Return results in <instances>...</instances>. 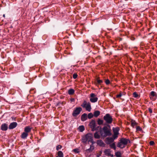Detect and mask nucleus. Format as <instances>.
<instances>
[{"label":"nucleus","instance_id":"nucleus-4","mask_svg":"<svg viewBox=\"0 0 157 157\" xmlns=\"http://www.w3.org/2000/svg\"><path fill=\"white\" fill-rule=\"evenodd\" d=\"M104 120L108 124H111L113 121V119L112 116L109 113L106 114L103 117Z\"/></svg>","mask_w":157,"mask_h":157},{"label":"nucleus","instance_id":"nucleus-32","mask_svg":"<svg viewBox=\"0 0 157 157\" xmlns=\"http://www.w3.org/2000/svg\"><path fill=\"white\" fill-rule=\"evenodd\" d=\"M73 151L75 153H78L79 152V150L78 149H75L73 150Z\"/></svg>","mask_w":157,"mask_h":157},{"label":"nucleus","instance_id":"nucleus-46","mask_svg":"<svg viewBox=\"0 0 157 157\" xmlns=\"http://www.w3.org/2000/svg\"><path fill=\"white\" fill-rule=\"evenodd\" d=\"M56 157H58V156H56Z\"/></svg>","mask_w":157,"mask_h":157},{"label":"nucleus","instance_id":"nucleus-12","mask_svg":"<svg viewBox=\"0 0 157 157\" xmlns=\"http://www.w3.org/2000/svg\"><path fill=\"white\" fill-rule=\"evenodd\" d=\"M17 125V123L16 122L11 123L9 125V129H13L15 128Z\"/></svg>","mask_w":157,"mask_h":157},{"label":"nucleus","instance_id":"nucleus-42","mask_svg":"<svg viewBox=\"0 0 157 157\" xmlns=\"http://www.w3.org/2000/svg\"><path fill=\"white\" fill-rule=\"evenodd\" d=\"M149 111L150 113H152V109L150 108L149 109Z\"/></svg>","mask_w":157,"mask_h":157},{"label":"nucleus","instance_id":"nucleus-39","mask_svg":"<svg viewBox=\"0 0 157 157\" xmlns=\"http://www.w3.org/2000/svg\"><path fill=\"white\" fill-rule=\"evenodd\" d=\"M136 130L137 131H140L141 130V128L140 126H137L136 127Z\"/></svg>","mask_w":157,"mask_h":157},{"label":"nucleus","instance_id":"nucleus-40","mask_svg":"<svg viewBox=\"0 0 157 157\" xmlns=\"http://www.w3.org/2000/svg\"><path fill=\"white\" fill-rule=\"evenodd\" d=\"M90 142L92 144L90 145H93V146H94V144L95 143V142L93 141V139H92V141H90Z\"/></svg>","mask_w":157,"mask_h":157},{"label":"nucleus","instance_id":"nucleus-29","mask_svg":"<svg viewBox=\"0 0 157 157\" xmlns=\"http://www.w3.org/2000/svg\"><path fill=\"white\" fill-rule=\"evenodd\" d=\"M103 121L100 119H98V123L99 125H101L103 124Z\"/></svg>","mask_w":157,"mask_h":157},{"label":"nucleus","instance_id":"nucleus-7","mask_svg":"<svg viewBox=\"0 0 157 157\" xmlns=\"http://www.w3.org/2000/svg\"><path fill=\"white\" fill-rule=\"evenodd\" d=\"M89 125L90 128L92 129V130L93 131H94L96 130L95 128V122L94 121H92L89 123Z\"/></svg>","mask_w":157,"mask_h":157},{"label":"nucleus","instance_id":"nucleus-20","mask_svg":"<svg viewBox=\"0 0 157 157\" xmlns=\"http://www.w3.org/2000/svg\"><path fill=\"white\" fill-rule=\"evenodd\" d=\"M125 145L121 143V142L120 141V142L118 143L117 145V147H120L121 148H123L125 147Z\"/></svg>","mask_w":157,"mask_h":157},{"label":"nucleus","instance_id":"nucleus-27","mask_svg":"<svg viewBox=\"0 0 157 157\" xmlns=\"http://www.w3.org/2000/svg\"><path fill=\"white\" fill-rule=\"evenodd\" d=\"M110 146L111 148H113L114 150H115L116 149L115 144L114 143H113L111 144H110Z\"/></svg>","mask_w":157,"mask_h":157},{"label":"nucleus","instance_id":"nucleus-44","mask_svg":"<svg viewBox=\"0 0 157 157\" xmlns=\"http://www.w3.org/2000/svg\"><path fill=\"white\" fill-rule=\"evenodd\" d=\"M3 16L4 17H5V15L4 14Z\"/></svg>","mask_w":157,"mask_h":157},{"label":"nucleus","instance_id":"nucleus-10","mask_svg":"<svg viewBox=\"0 0 157 157\" xmlns=\"http://www.w3.org/2000/svg\"><path fill=\"white\" fill-rule=\"evenodd\" d=\"M94 146H93V145H90V148L86 150L85 151V153L88 154L90 153L91 152L94 150Z\"/></svg>","mask_w":157,"mask_h":157},{"label":"nucleus","instance_id":"nucleus-37","mask_svg":"<svg viewBox=\"0 0 157 157\" xmlns=\"http://www.w3.org/2000/svg\"><path fill=\"white\" fill-rule=\"evenodd\" d=\"M78 75L76 74H74L73 75V77L75 79L77 77Z\"/></svg>","mask_w":157,"mask_h":157},{"label":"nucleus","instance_id":"nucleus-45","mask_svg":"<svg viewBox=\"0 0 157 157\" xmlns=\"http://www.w3.org/2000/svg\"><path fill=\"white\" fill-rule=\"evenodd\" d=\"M97 157H99V156H97Z\"/></svg>","mask_w":157,"mask_h":157},{"label":"nucleus","instance_id":"nucleus-35","mask_svg":"<svg viewBox=\"0 0 157 157\" xmlns=\"http://www.w3.org/2000/svg\"><path fill=\"white\" fill-rule=\"evenodd\" d=\"M118 134H114L113 136V139H114V140L115 139H116V138H117V137H118Z\"/></svg>","mask_w":157,"mask_h":157},{"label":"nucleus","instance_id":"nucleus-5","mask_svg":"<svg viewBox=\"0 0 157 157\" xmlns=\"http://www.w3.org/2000/svg\"><path fill=\"white\" fill-rule=\"evenodd\" d=\"M82 111V109L81 107H79L77 108L74 111L72 115L73 116H76L78 115L79 114L80 112Z\"/></svg>","mask_w":157,"mask_h":157},{"label":"nucleus","instance_id":"nucleus-41","mask_svg":"<svg viewBox=\"0 0 157 157\" xmlns=\"http://www.w3.org/2000/svg\"><path fill=\"white\" fill-rule=\"evenodd\" d=\"M149 144L151 145H153L154 144V142L153 141H151L149 143Z\"/></svg>","mask_w":157,"mask_h":157},{"label":"nucleus","instance_id":"nucleus-2","mask_svg":"<svg viewBox=\"0 0 157 157\" xmlns=\"http://www.w3.org/2000/svg\"><path fill=\"white\" fill-rule=\"evenodd\" d=\"M93 136L92 134L90 133L87 134L83 136L82 139V141L83 143H86L87 142L88 143L92 141Z\"/></svg>","mask_w":157,"mask_h":157},{"label":"nucleus","instance_id":"nucleus-33","mask_svg":"<svg viewBox=\"0 0 157 157\" xmlns=\"http://www.w3.org/2000/svg\"><path fill=\"white\" fill-rule=\"evenodd\" d=\"M62 147V146L60 145H58L56 147V150L58 151L59 149H60Z\"/></svg>","mask_w":157,"mask_h":157},{"label":"nucleus","instance_id":"nucleus-19","mask_svg":"<svg viewBox=\"0 0 157 157\" xmlns=\"http://www.w3.org/2000/svg\"><path fill=\"white\" fill-rule=\"evenodd\" d=\"M87 119V114L86 113L83 114L81 117V120L82 121H86Z\"/></svg>","mask_w":157,"mask_h":157},{"label":"nucleus","instance_id":"nucleus-11","mask_svg":"<svg viewBox=\"0 0 157 157\" xmlns=\"http://www.w3.org/2000/svg\"><path fill=\"white\" fill-rule=\"evenodd\" d=\"M104 152L105 155L107 156H113V155L111 154V150L110 149H105V150Z\"/></svg>","mask_w":157,"mask_h":157},{"label":"nucleus","instance_id":"nucleus-34","mask_svg":"<svg viewBox=\"0 0 157 157\" xmlns=\"http://www.w3.org/2000/svg\"><path fill=\"white\" fill-rule=\"evenodd\" d=\"M138 95L136 92H135L133 93V97L134 98H137L138 97Z\"/></svg>","mask_w":157,"mask_h":157},{"label":"nucleus","instance_id":"nucleus-24","mask_svg":"<svg viewBox=\"0 0 157 157\" xmlns=\"http://www.w3.org/2000/svg\"><path fill=\"white\" fill-rule=\"evenodd\" d=\"M57 155V156L59 157H63V153L61 151H59L58 152Z\"/></svg>","mask_w":157,"mask_h":157},{"label":"nucleus","instance_id":"nucleus-43","mask_svg":"<svg viewBox=\"0 0 157 157\" xmlns=\"http://www.w3.org/2000/svg\"><path fill=\"white\" fill-rule=\"evenodd\" d=\"M70 101L71 102H73L75 101V99L74 98H71L70 99Z\"/></svg>","mask_w":157,"mask_h":157},{"label":"nucleus","instance_id":"nucleus-14","mask_svg":"<svg viewBox=\"0 0 157 157\" xmlns=\"http://www.w3.org/2000/svg\"><path fill=\"white\" fill-rule=\"evenodd\" d=\"M120 141L123 144L125 145H126L128 143V142L129 141V140L124 138H122Z\"/></svg>","mask_w":157,"mask_h":157},{"label":"nucleus","instance_id":"nucleus-31","mask_svg":"<svg viewBox=\"0 0 157 157\" xmlns=\"http://www.w3.org/2000/svg\"><path fill=\"white\" fill-rule=\"evenodd\" d=\"M88 117L89 119H91L93 117V115L92 113H90L88 114Z\"/></svg>","mask_w":157,"mask_h":157},{"label":"nucleus","instance_id":"nucleus-17","mask_svg":"<svg viewBox=\"0 0 157 157\" xmlns=\"http://www.w3.org/2000/svg\"><path fill=\"white\" fill-rule=\"evenodd\" d=\"M28 135V133L26 132H23L21 136V138L23 139H26Z\"/></svg>","mask_w":157,"mask_h":157},{"label":"nucleus","instance_id":"nucleus-22","mask_svg":"<svg viewBox=\"0 0 157 157\" xmlns=\"http://www.w3.org/2000/svg\"><path fill=\"white\" fill-rule=\"evenodd\" d=\"M100 114V112L99 111H96L94 112V116L95 117H98Z\"/></svg>","mask_w":157,"mask_h":157},{"label":"nucleus","instance_id":"nucleus-6","mask_svg":"<svg viewBox=\"0 0 157 157\" xmlns=\"http://www.w3.org/2000/svg\"><path fill=\"white\" fill-rule=\"evenodd\" d=\"M91 98L90 99V101L93 103L95 102L98 101V98L96 97V95L93 94L92 93L90 95Z\"/></svg>","mask_w":157,"mask_h":157},{"label":"nucleus","instance_id":"nucleus-25","mask_svg":"<svg viewBox=\"0 0 157 157\" xmlns=\"http://www.w3.org/2000/svg\"><path fill=\"white\" fill-rule=\"evenodd\" d=\"M78 129L81 132H82L85 129L83 125L80 126L79 127Z\"/></svg>","mask_w":157,"mask_h":157},{"label":"nucleus","instance_id":"nucleus-21","mask_svg":"<svg viewBox=\"0 0 157 157\" xmlns=\"http://www.w3.org/2000/svg\"><path fill=\"white\" fill-rule=\"evenodd\" d=\"M75 92V90L73 89H71L68 90V94L69 95H72Z\"/></svg>","mask_w":157,"mask_h":157},{"label":"nucleus","instance_id":"nucleus-9","mask_svg":"<svg viewBox=\"0 0 157 157\" xmlns=\"http://www.w3.org/2000/svg\"><path fill=\"white\" fill-rule=\"evenodd\" d=\"M114 140L112 137H107L106 139L105 142L107 144H110L113 142Z\"/></svg>","mask_w":157,"mask_h":157},{"label":"nucleus","instance_id":"nucleus-36","mask_svg":"<svg viewBox=\"0 0 157 157\" xmlns=\"http://www.w3.org/2000/svg\"><path fill=\"white\" fill-rule=\"evenodd\" d=\"M110 81L108 79L106 80L105 81V83L107 85L109 84L110 83Z\"/></svg>","mask_w":157,"mask_h":157},{"label":"nucleus","instance_id":"nucleus-18","mask_svg":"<svg viewBox=\"0 0 157 157\" xmlns=\"http://www.w3.org/2000/svg\"><path fill=\"white\" fill-rule=\"evenodd\" d=\"M113 131L114 134H119V128L118 127L117 128H113Z\"/></svg>","mask_w":157,"mask_h":157},{"label":"nucleus","instance_id":"nucleus-23","mask_svg":"<svg viewBox=\"0 0 157 157\" xmlns=\"http://www.w3.org/2000/svg\"><path fill=\"white\" fill-rule=\"evenodd\" d=\"M94 137L95 139H99L100 137V135L97 132L94 133Z\"/></svg>","mask_w":157,"mask_h":157},{"label":"nucleus","instance_id":"nucleus-13","mask_svg":"<svg viewBox=\"0 0 157 157\" xmlns=\"http://www.w3.org/2000/svg\"><path fill=\"white\" fill-rule=\"evenodd\" d=\"M96 143L98 145H99L101 147H104L105 146V144L101 140H97Z\"/></svg>","mask_w":157,"mask_h":157},{"label":"nucleus","instance_id":"nucleus-26","mask_svg":"<svg viewBox=\"0 0 157 157\" xmlns=\"http://www.w3.org/2000/svg\"><path fill=\"white\" fill-rule=\"evenodd\" d=\"M96 80L97 81V83L98 84H101L103 82L102 80L100 79L98 77L96 78Z\"/></svg>","mask_w":157,"mask_h":157},{"label":"nucleus","instance_id":"nucleus-28","mask_svg":"<svg viewBox=\"0 0 157 157\" xmlns=\"http://www.w3.org/2000/svg\"><path fill=\"white\" fill-rule=\"evenodd\" d=\"M115 155L117 157H121V154L120 152H116Z\"/></svg>","mask_w":157,"mask_h":157},{"label":"nucleus","instance_id":"nucleus-3","mask_svg":"<svg viewBox=\"0 0 157 157\" xmlns=\"http://www.w3.org/2000/svg\"><path fill=\"white\" fill-rule=\"evenodd\" d=\"M81 106L84 108H85L86 110L89 112L91 111V108L90 104L89 102H87L86 101L84 100Z\"/></svg>","mask_w":157,"mask_h":157},{"label":"nucleus","instance_id":"nucleus-16","mask_svg":"<svg viewBox=\"0 0 157 157\" xmlns=\"http://www.w3.org/2000/svg\"><path fill=\"white\" fill-rule=\"evenodd\" d=\"M32 128L29 126L25 127L24 128L25 132L28 133L31 131Z\"/></svg>","mask_w":157,"mask_h":157},{"label":"nucleus","instance_id":"nucleus-8","mask_svg":"<svg viewBox=\"0 0 157 157\" xmlns=\"http://www.w3.org/2000/svg\"><path fill=\"white\" fill-rule=\"evenodd\" d=\"M150 97L151 99L152 100H155L157 98L156 93L154 91H151V92Z\"/></svg>","mask_w":157,"mask_h":157},{"label":"nucleus","instance_id":"nucleus-30","mask_svg":"<svg viewBox=\"0 0 157 157\" xmlns=\"http://www.w3.org/2000/svg\"><path fill=\"white\" fill-rule=\"evenodd\" d=\"M137 124L136 123L135 121H131V126L134 127V126L136 125Z\"/></svg>","mask_w":157,"mask_h":157},{"label":"nucleus","instance_id":"nucleus-15","mask_svg":"<svg viewBox=\"0 0 157 157\" xmlns=\"http://www.w3.org/2000/svg\"><path fill=\"white\" fill-rule=\"evenodd\" d=\"M1 128L3 131H6L8 129V126L6 124H2L1 125Z\"/></svg>","mask_w":157,"mask_h":157},{"label":"nucleus","instance_id":"nucleus-1","mask_svg":"<svg viewBox=\"0 0 157 157\" xmlns=\"http://www.w3.org/2000/svg\"><path fill=\"white\" fill-rule=\"evenodd\" d=\"M101 136L103 137H105L107 136H110L111 135L110 131L106 127H104L100 132Z\"/></svg>","mask_w":157,"mask_h":157},{"label":"nucleus","instance_id":"nucleus-38","mask_svg":"<svg viewBox=\"0 0 157 157\" xmlns=\"http://www.w3.org/2000/svg\"><path fill=\"white\" fill-rule=\"evenodd\" d=\"M122 95V94L121 93H120L119 94H117L116 95V97L117 98H119L121 97Z\"/></svg>","mask_w":157,"mask_h":157}]
</instances>
